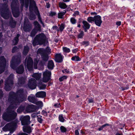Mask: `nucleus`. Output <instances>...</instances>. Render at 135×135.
I'll use <instances>...</instances> for the list:
<instances>
[{
  "mask_svg": "<svg viewBox=\"0 0 135 135\" xmlns=\"http://www.w3.org/2000/svg\"><path fill=\"white\" fill-rule=\"evenodd\" d=\"M26 99L25 92L22 89L18 90L16 94L13 92H10L8 100L11 104L7 109L6 112L3 114V119L8 122L15 119L17 114L11 109L17 108L20 103Z\"/></svg>",
  "mask_w": 135,
  "mask_h": 135,
  "instance_id": "f257e3e1",
  "label": "nucleus"
},
{
  "mask_svg": "<svg viewBox=\"0 0 135 135\" xmlns=\"http://www.w3.org/2000/svg\"><path fill=\"white\" fill-rule=\"evenodd\" d=\"M21 6L19 9L20 11H21L24 5V0H20ZM12 14L15 17H18L20 14L18 8L19 3L18 0H13L11 5Z\"/></svg>",
  "mask_w": 135,
  "mask_h": 135,
  "instance_id": "f03ea898",
  "label": "nucleus"
},
{
  "mask_svg": "<svg viewBox=\"0 0 135 135\" xmlns=\"http://www.w3.org/2000/svg\"><path fill=\"white\" fill-rule=\"evenodd\" d=\"M37 54H40L42 61H40L38 66L41 67V68H43L44 65L45 64V62L49 59V56L46 53V50L43 49L39 48L37 51Z\"/></svg>",
  "mask_w": 135,
  "mask_h": 135,
  "instance_id": "7ed1b4c3",
  "label": "nucleus"
},
{
  "mask_svg": "<svg viewBox=\"0 0 135 135\" xmlns=\"http://www.w3.org/2000/svg\"><path fill=\"white\" fill-rule=\"evenodd\" d=\"M46 40L45 35L43 33H41L36 35L33 40L32 44L34 46L38 44H42L45 42Z\"/></svg>",
  "mask_w": 135,
  "mask_h": 135,
  "instance_id": "20e7f679",
  "label": "nucleus"
},
{
  "mask_svg": "<svg viewBox=\"0 0 135 135\" xmlns=\"http://www.w3.org/2000/svg\"><path fill=\"white\" fill-rule=\"evenodd\" d=\"M21 56L19 55L14 56L12 58L10 66L13 69H15L16 66L20 63Z\"/></svg>",
  "mask_w": 135,
  "mask_h": 135,
  "instance_id": "39448f33",
  "label": "nucleus"
},
{
  "mask_svg": "<svg viewBox=\"0 0 135 135\" xmlns=\"http://www.w3.org/2000/svg\"><path fill=\"white\" fill-rule=\"evenodd\" d=\"M33 9L35 10V12H37L36 14L38 15V20L40 21V23L42 25V26L44 27V23L41 20L39 11L38 10L37 7L36 6V4L34 1H32L30 2L29 6V9L30 12H32V10H33Z\"/></svg>",
  "mask_w": 135,
  "mask_h": 135,
  "instance_id": "423d86ee",
  "label": "nucleus"
},
{
  "mask_svg": "<svg viewBox=\"0 0 135 135\" xmlns=\"http://www.w3.org/2000/svg\"><path fill=\"white\" fill-rule=\"evenodd\" d=\"M13 75L11 74L9 77L8 78L6 81L5 89L6 91L10 90L13 84Z\"/></svg>",
  "mask_w": 135,
  "mask_h": 135,
  "instance_id": "0eeeda50",
  "label": "nucleus"
},
{
  "mask_svg": "<svg viewBox=\"0 0 135 135\" xmlns=\"http://www.w3.org/2000/svg\"><path fill=\"white\" fill-rule=\"evenodd\" d=\"M16 126V123H9L6 124L3 128V131L6 132L8 131H10V133H13L14 131V129Z\"/></svg>",
  "mask_w": 135,
  "mask_h": 135,
  "instance_id": "6e6552de",
  "label": "nucleus"
},
{
  "mask_svg": "<svg viewBox=\"0 0 135 135\" xmlns=\"http://www.w3.org/2000/svg\"><path fill=\"white\" fill-rule=\"evenodd\" d=\"M26 66L28 70L30 71H31L33 69V62L30 57H27L26 59Z\"/></svg>",
  "mask_w": 135,
  "mask_h": 135,
  "instance_id": "1a4fd4ad",
  "label": "nucleus"
},
{
  "mask_svg": "<svg viewBox=\"0 0 135 135\" xmlns=\"http://www.w3.org/2000/svg\"><path fill=\"white\" fill-rule=\"evenodd\" d=\"M34 25L35 28L32 31L30 35V36L32 37H33L38 31H41L40 25L37 21L34 22Z\"/></svg>",
  "mask_w": 135,
  "mask_h": 135,
  "instance_id": "9d476101",
  "label": "nucleus"
},
{
  "mask_svg": "<svg viewBox=\"0 0 135 135\" xmlns=\"http://www.w3.org/2000/svg\"><path fill=\"white\" fill-rule=\"evenodd\" d=\"M30 117L28 115L25 116H21L20 117V119L21 121L22 125H25L30 123Z\"/></svg>",
  "mask_w": 135,
  "mask_h": 135,
  "instance_id": "9b49d317",
  "label": "nucleus"
},
{
  "mask_svg": "<svg viewBox=\"0 0 135 135\" xmlns=\"http://www.w3.org/2000/svg\"><path fill=\"white\" fill-rule=\"evenodd\" d=\"M6 61L4 57L2 56L0 57V74L3 72L5 68Z\"/></svg>",
  "mask_w": 135,
  "mask_h": 135,
  "instance_id": "f8f14e48",
  "label": "nucleus"
},
{
  "mask_svg": "<svg viewBox=\"0 0 135 135\" xmlns=\"http://www.w3.org/2000/svg\"><path fill=\"white\" fill-rule=\"evenodd\" d=\"M51 72L48 70H46L43 73V80L44 82H47L50 79Z\"/></svg>",
  "mask_w": 135,
  "mask_h": 135,
  "instance_id": "ddd939ff",
  "label": "nucleus"
},
{
  "mask_svg": "<svg viewBox=\"0 0 135 135\" xmlns=\"http://www.w3.org/2000/svg\"><path fill=\"white\" fill-rule=\"evenodd\" d=\"M36 81L35 79L31 78L29 80L28 86L30 89H33L36 88Z\"/></svg>",
  "mask_w": 135,
  "mask_h": 135,
  "instance_id": "4468645a",
  "label": "nucleus"
},
{
  "mask_svg": "<svg viewBox=\"0 0 135 135\" xmlns=\"http://www.w3.org/2000/svg\"><path fill=\"white\" fill-rule=\"evenodd\" d=\"M94 22L96 25L98 26H100L102 22L101 17L99 15L95 16Z\"/></svg>",
  "mask_w": 135,
  "mask_h": 135,
  "instance_id": "2eb2a0df",
  "label": "nucleus"
},
{
  "mask_svg": "<svg viewBox=\"0 0 135 135\" xmlns=\"http://www.w3.org/2000/svg\"><path fill=\"white\" fill-rule=\"evenodd\" d=\"M55 56V60L56 62H61L62 61L63 56L60 54H56Z\"/></svg>",
  "mask_w": 135,
  "mask_h": 135,
  "instance_id": "dca6fc26",
  "label": "nucleus"
},
{
  "mask_svg": "<svg viewBox=\"0 0 135 135\" xmlns=\"http://www.w3.org/2000/svg\"><path fill=\"white\" fill-rule=\"evenodd\" d=\"M16 71L17 73L21 74L24 71L23 66L21 65L16 69Z\"/></svg>",
  "mask_w": 135,
  "mask_h": 135,
  "instance_id": "f3484780",
  "label": "nucleus"
},
{
  "mask_svg": "<svg viewBox=\"0 0 135 135\" xmlns=\"http://www.w3.org/2000/svg\"><path fill=\"white\" fill-rule=\"evenodd\" d=\"M82 23L83 24V27L85 31L86 32L87 30L90 28V25L86 21H83Z\"/></svg>",
  "mask_w": 135,
  "mask_h": 135,
  "instance_id": "a211bd4d",
  "label": "nucleus"
},
{
  "mask_svg": "<svg viewBox=\"0 0 135 135\" xmlns=\"http://www.w3.org/2000/svg\"><path fill=\"white\" fill-rule=\"evenodd\" d=\"M32 28V26L31 24H28L26 25L24 23L23 28L25 31H29Z\"/></svg>",
  "mask_w": 135,
  "mask_h": 135,
  "instance_id": "6ab92c4d",
  "label": "nucleus"
},
{
  "mask_svg": "<svg viewBox=\"0 0 135 135\" xmlns=\"http://www.w3.org/2000/svg\"><path fill=\"white\" fill-rule=\"evenodd\" d=\"M46 95V92L44 91L38 92L36 94V97L38 98H44L45 97Z\"/></svg>",
  "mask_w": 135,
  "mask_h": 135,
  "instance_id": "aec40b11",
  "label": "nucleus"
},
{
  "mask_svg": "<svg viewBox=\"0 0 135 135\" xmlns=\"http://www.w3.org/2000/svg\"><path fill=\"white\" fill-rule=\"evenodd\" d=\"M28 99L30 102L34 104L36 103V99L35 98V96L33 95H31L29 96Z\"/></svg>",
  "mask_w": 135,
  "mask_h": 135,
  "instance_id": "412c9836",
  "label": "nucleus"
},
{
  "mask_svg": "<svg viewBox=\"0 0 135 135\" xmlns=\"http://www.w3.org/2000/svg\"><path fill=\"white\" fill-rule=\"evenodd\" d=\"M23 131L27 133H30L32 132L31 129L30 127L27 125L24 126L23 127Z\"/></svg>",
  "mask_w": 135,
  "mask_h": 135,
  "instance_id": "4be33fe9",
  "label": "nucleus"
},
{
  "mask_svg": "<svg viewBox=\"0 0 135 135\" xmlns=\"http://www.w3.org/2000/svg\"><path fill=\"white\" fill-rule=\"evenodd\" d=\"M25 79L23 77H21L18 79V84L19 86H22L25 82Z\"/></svg>",
  "mask_w": 135,
  "mask_h": 135,
  "instance_id": "5701e85b",
  "label": "nucleus"
},
{
  "mask_svg": "<svg viewBox=\"0 0 135 135\" xmlns=\"http://www.w3.org/2000/svg\"><path fill=\"white\" fill-rule=\"evenodd\" d=\"M54 66V64L53 61L51 60H50L49 61L47 67L48 68L50 69H52L53 68Z\"/></svg>",
  "mask_w": 135,
  "mask_h": 135,
  "instance_id": "b1692460",
  "label": "nucleus"
},
{
  "mask_svg": "<svg viewBox=\"0 0 135 135\" xmlns=\"http://www.w3.org/2000/svg\"><path fill=\"white\" fill-rule=\"evenodd\" d=\"M41 74L40 73H36L32 75V76L35 78L36 80H38L41 77Z\"/></svg>",
  "mask_w": 135,
  "mask_h": 135,
  "instance_id": "393cba45",
  "label": "nucleus"
},
{
  "mask_svg": "<svg viewBox=\"0 0 135 135\" xmlns=\"http://www.w3.org/2000/svg\"><path fill=\"white\" fill-rule=\"evenodd\" d=\"M20 35L17 34L15 37L14 40L12 41L13 44V45H16L18 43V37Z\"/></svg>",
  "mask_w": 135,
  "mask_h": 135,
  "instance_id": "a878e982",
  "label": "nucleus"
},
{
  "mask_svg": "<svg viewBox=\"0 0 135 135\" xmlns=\"http://www.w3.org/2000/svg\"><path fill=\"white\" fill-rule=\"evenodd\" d=\"M34 105L33 104L28 105V107L26 109V110L28 112H32L33 111L31 109L33 108L34 107Z\"/></svg>",
  "mask_w": 135,
  "mask_h": 135,
  "instance_id": "bb28decb",
  "label": "nucleus"
},
{
  "mask_svg": "<svg viewBox=\"0 0 135 135\" xmlns=\"http://www.w3.org/2000/svg\"><path fill=\"white\" fill-rule=\"evenodd\" d=\"M66 11L65 10H64L63 12H60L58 13V17L60 18H62L63 16L64 15Z\"/></svg>",
  "mask_w": 135,
  "mask_h": 135,
  "instance_id": "cd10ccee",
  "label": "nucleus"
},
{
  "mask_svg": "<svg viewBox=\"0 0 135 135\" xmlns=\"http://www.w3.org/2000/svg\"><path fill=\"white\" fill-rule=\"evenodd\" d=\"M59 7L61 8L65 9L67 7L65 3H64L60 2L59 4Z\"/></svg>",
  "mask_w": 135,
  "mask_h": 135,
  "instance_id": "c85d7f7f",
  "label": "nucleus"
},
{
  "mask_svg": "<svg viewBox=\"0 0 135 135\" xmlns=\"http://www.w3.org/2000/svg\"><path fill=\"white\" fill-rule=\"evenodd\" d=\"M29 50V47L28 46H25L24 47V50L23 52V55H26L28 53Z\"/></svg>",
  "mask_w": 135,
  "mask_h": 135,
  "instance_id": "c756f323",
  "label": "nucleus"
},
{
  "mask_svg": "<svg viewBox=\"0 0 135 135\" xmlns=\"http://www.w3.org/2000/svg\"><path fill=\"white\" fill-rule=\"evenodd\" d=\"M35 104L37 105L40 107H42L43 105L42 102L40 101H37L36 100V103Z\"/></svg>",
  "mask_w": 135,
  "mask_h": 135,
  "instance_id": "7c9ffc66",
  "label": "nucleus"
},
{
  "mask_svg": "<svg viewBox=\"0 0 135 135\" xmlns=\"http://www.w3.org/2000/svg\"><path fill=\"white\" fill-rule=\"evenodd\" d=\"M73 61H77L80 60V58L78 56H75L73 57L71 59Z\"/></svg>",
  "mask_w": 135,
  "mask_h": 135,
  "instance_id": "2f4dec72",
  "label": "nucleus"
},
{
  "mask_svg": "<svg viewBox=\"0 0 135 135\" xmlns=\"http://www.w3.org/2000/svg\"><path fill=\"white\" fill-rule=\"evenodd\" d=\"M95 16L94 17H88L87 20L89 22L92 23L94 21Z\"/></svg>",
  "mask_w": 135,
  "mask_h": 135,
  "instance_id": "473e14b6",
  "label": "nucleus"
},
{
  "mask_svg": "<svg viewBox=\"0 0 135 135\" xmlns=\"http://www.w3.org/2000/svg\"><path fill=\"white\" fill-rule=\"evenodd\" d=\"M39 60L38 59H35L34 62V68L35 69L37 68V65Z\"/></svg>",
  "mask_w": 135,
  "mask_h": 135,
  "instance_id": "72a5a7b5",
  "label": "nucleus"
},
{
  "mask_svg": "<svg viewBox=\"0 0 135 135\" xmlns=\"http://www.w3.org/2000/svg\"><path fill=\"white\" fill-rule=\"evenodd\" d=\"M62 50L64 52L66 53H69L70 51V50L69 48L66 47H63Z\"/></svg>",
  "mask_w": 135,
  "mask_h": 135,
  "instance_id": "f704fd0d",
  "label": "nucleus"
},
{
  "mask_svg": "<svg viewBox=\"0 0 135 135\" xmlns=\"http://www.w3.org/2000/svg\"><path fill=\"white\" fill-rule=\"evenodd\" d=\"M29 18L31 20H33L36 18V16L33 14L31 13L29 17Z\"/></svg>",
  "mask_w": 135,
  "mask_h": 135,
  "instance_id": "c9c22d12",
  "label": "nucleus"
},
{
  "mask_svg": "<svg viewBox=\"0 0 135 135\" xmlns=\"http://www.w3.org/2000/svg\"><path fill=\"white\" fill-rule=\"evenodd\" d=\"M1 15L2 17L5 19H7L9 17L8 15L5 13H1Z\"/></svg>",
  "mask_w": 135,
  "mask_h": 135,
  "instance_id": "e433bc0d",
  "label": "nucleus"
},
{
  "mask_svg": "<svg viewBox=\"0 0 135 135\" xmlns=\"http://www.w3.org/2000/svg\"><path fill=\"white\" fill-rule=\"evenodd\" d=\"M70 21L72 24L74 25L76 23V20L74 18L72 17L71 18Z\"/></svg>",
  "mask_w": 135,
  "mask_h": 135,
  "instance_id": "4c0bfd02",
  "label": "nucleus"
},
{
  "mask_svg": "<svg viewBox=\"0 0 135 135\" xmlns=\"http://www.w3.org/2000/svg\"><path fill=\"white\" fill-rule=\"evenodd\" d=\"M38 87L40 89L43 90L45 88L46 85L45 84H42L41 85H39Z\"/></svg>",
  "mask_w": 135,
  "mask_h": 135,
  "instance_id": "58836bf2",
  "label": "nucleus"
},
{
  "mask_svg": "<svg viewBox=\"0 0 135 135\" xmlns=\"http://www.w3.org/2000/svg\"><path fill=\"white\" fill-rule=\"evenodd\" d=\"M83 32L82 31H81L79 34L78 35V37L79 38H81L83 37Z\"/></svg>",
  "mask_w": 135,
  "mask_h": 135,
  "instance_id": "ea45409f",
  "label": "nucleus"
},
{
  "mask_svg": "<svg viewBox=\"0 0 135 135\" xmlns=\"http://www.w3.org/2000/svg\"><path fill=\"white\" fill-rule=\"evenodd\" d=\"M109 126V124H105L103 125L102 126L100 127L99 129L98 130L99 131H101L103 129V128L107 126Z\"/></svg>",
  "mask_w": 135,
  "mask_h": 135,
  "instance_id": "a19ab883",
  "label": "nucleus"
},
{
  "mask_svg": "<svg viewBox=\"0 0 135 135\" xmlns=\"http://www.w3.org/2000/svg\"><path fill=\"white\" fill-rule=\"evenodd\" d=\"M59 120L62 122H63L65 120L63 118L62 115H59Z\"/></svg>",
  "mask_w": 135,
  "mask_h": 135,
  "instance_id": "79ce46f5",
  "label": "nucleus"
},
{
  "mask_svg": "<svg viewBox=\"0 0 135 135\" xmlns=\"http://www.w3.org/2000/svg\"><path fill=\"white\" fill-rule=\"evenodd\" d=\"M60 129L61 131L62 132H65L66 131V129L63 126H61Z\"/></svg>",
  "mask_w": 135,
  "mask_h": 135,
  "instance_id": "37998d69",
  "label": "nucleus"
},
{
  "mask_svg": "<svg viewBox=\"0 0 135 135\" xmlns=\"http://www.w3.org/2000/svg\"><path fill=\"white\" fill-rule=\"evenodd\" d=\"M23 108L20 107L17 109V112L18 113H20L23 111Z\"/></svg>",
  "mask_w": 135,
  "mask_h": 135,
  "instance_id": "c03bdc74",
  "label": "nucleus"
},
{
  "mask_svg": "<svg viewBox=\"0 0 135 135\" xmlns=\"http://www.w3.org/2000/svg\"><path fill=\"white\" fill-rule=\"evenodd\" d=\"M67 78V77L65 76H62L59 79V80L60 81H62L63 80L66 79Z\"/></svg>",
  "mask_w": 135,
  "mask_h": 135,
  "instance_id": "a18cd8bd",
  "label": "nucleus"
},
{
  "mask_svg": "<svg viewBox=\"0 0 135 135\" xmlns=\"http://www.w3.org/2000/svg\"><path fill=\"white\" fill-rule=\"evenodd\" d=\"M18 49V48L17 46L14 47L12 49V53H13L15 52Z\"/></svg>",
  "mask_w": 135,
  "mask_h": 135,
  "instance_id": "49530a36",
  "label": "nucleus"
},
{
  "mask_svg": "<svg viewBox=\"0 0 135 135\" xmlns=\"http://www.w3.org/2000/svg\"><path fill=\"white\" fill-rule=\"evenodd\" d=\"M42 114L45 116H47V112H46V111L44 110H43L42 111Z\"/></svg>",
  "mask_w": 135,
  "mask_h": 135,
  "instance_id": "de8ad7c7",
  "label": "nucleus"
},
{
  "mask_svg": "<svg viewBox=\"0 0 135 135\" xmlns=\"http://www.w3.org/2000/svg\"><path fill=\"white\" fill-rule=\"evenodd\" d=\"M38 121L40 123H41L43 120L42 118L40 117H38L37 119Z\"/></svg>",
  "mask_w": 135,
  "mask_h": 135,
  "instance_id": "09e8293b",
  "label": "nucleus"
},
{
  "mask_svg": "<svg viewBox=\"0 0 135 135\" xmlns=\"http://www.w3.org/2000/svg\"><path fill=\"white\" fill-rule=\"evenodd\" d=\"M64 28V26L63 25H61L59 27V29L61 31H62Z\"/></svg>",
  "mask_w": 135,
  "mask_h": 135,
  "instance_id": "8fccbe9b",
  "label": "nucleus"
},
{
  "mask_svg": "<svg viewBox=\"0 0 135 135\" xmlns=\"http://www.w3.org/2000/svg\"><path fill=\"white\" fill-rule=\"evenodd\" d=\"M82 44L85 45V46H87L89 45V43L88 42L84 41L83 42Z\"/></svg>",
  "mask_w": 135,
  "mask_h": 135,
  "instance_id": "3c124183",
  "label": "nucleus"
},
{
  "mask_svg": "<svg viewBox=\"0 0 135 135\" xmlns=\"http://www.w3.org/2000/svg\"><path fill=\"white\" fill-rule=\"evenodd\" d=\"M56 14V13L55 12H51L50 13V15L53 16L55 15Z\"/></svg>",
  "mask_w": 135,
  "mask_h": 135,
  "instance_id": "603ef678",
  "label": "nucleus"
},
{
  "mask_svg": "<svg viewBox=\"0 0 135 135\" xmlns=\"http://www.w3.org/2000/svg\"><path fill=\"white\" fill-rule=\"evenodd\" d=\"M17 135H28V134L25 133H21L18 134Z\"/></svg>",
  "mask_w": 135,
  "mask_h": 135,
  "instance_id": "864d4df0",
  "label": "nucleus"
},
{
  "mask_svg": "<svg viewBox=\"0 0 135 135\" xmlns=\"http://www.w3.org/2000/svg\"><path fill=\"white\" fill-rule=\"evenodd\" d=\"M75 134L76 135H79V132L78 130H76L75 131Z\"/></svg>",
  "mask_w": 135,
  "mask_h": 135,
  "instance_id": "5fc2aeb1",
  "label": "nucleus"
},
{
  "mask_svg": "<svg viewBox=\"0 0 135 135\" xmlns=\"http://www.w3.org/2000/svg\"><path fill=\"white\" fill-rule=\"evenodd\" d=\"M57 26H53L52 28V29L53 30H57Z\"/></svg>",
  "mask_w": 135,
  "mask_h": 135,
  "instance_id": "6e6d98bb",
  "label": "nucleus"
},
{
  "mask_svg": "<svg viewBox=\"0 0 135 135\" xmlns=\"http://www.w3.org/2000/svg\"><path fill=\"white\" fill-rule=\"evenodd\" d=\"M60 104H56L54 105V106L56 108L59 107L60 106Z\"/></svg>",
  "mask_w": 135,
  "mask_h": 135,
  "instance_id": "4d7b16f0",
  "label": "nucleus"
},
{
  "mask_svg": "<svg viewBox=\"0 0 135 135\" xmlns=\"http://www.w3.org/2000/svg\"><path fill=\"white\" fill-rule=\"evenodd\" d=\"M121 22L120 21L116 23V24L118 26H120L121 25Z\"/></svg>",
  "mask_w": 135,
  "mask_h": 135,
  "instance_id": "13d9d810",
  "label": "nucleus"
},
{
  "mask_svg": "<svg viewBox=\"0 0 135 135\" xmlns=\"http://www.w3.org/2000/svg\"><path fill=\"white\" fill-rule=\"evenodd\" d=\"M46 7L47 8H49L50 7V4L49 3H47L46 4Z\"/></svg>",
  "mask_w": 135,
  "mask_h": 135,
  "instance_id": "bf43d9fd",
  "label": "nucleus"
},
{
  "mask_svg": "<svg viewBox=\"0 0 135 135\" xmlns=\"http://www.w3.org/2000/svg\"><path fill=\"white\" fill-rule=\"evenodd\" d=\"M88 101L89 103H93V100L92 99H89Z\"/></svg>",
  "mask_w": 135,
  "mask_h": 135,
  "instance_id": "052dcab7",
  "label": "nucleus"
},
{
  "mask_svg": "<svg viewBox=\"0 0 135 135\" xmlns=\"http://www.w3.org/2000/svg\"><path fill=\"white\" fill-rule=\"evenodd\" d=\"M77 51V50L76 49H74L72 50V52L73 53H75Z\"/></svg>",
  "mask_w": 135,
  "mask_h": 135,
  "instance_id": "680f3d73",
  "label": "nucleus"
},
{
  "mask_svg": "<svg viewBox=\"0 0 135 135\" xmlns=\"http://www.w3.org/2000/svg\"><path fill=\"white\" fill-rule=\"evenodd\" d=\"M64 70L65 72L66 73H69V70L67 69H64Z\"/></svg>",
  "mask_w": 135,
  "mask_h": 135,
  "instance_id": "e2e57ef3",
  "label": "nucleus"
},
{
  "mask_svg": "<svg viewBox=\"0 0 135 135\" xmlns=\"http://www.w3.org/2000/svg\"><path fill=\"white\" fill-rule=\"evenodd\" d=\"M32 116L34 118L36 116V114L35 113H33L32 115Z\"/></svg>",
  "mask_w": 135,
  "mask_h": 135,
  "instance_id": "0e129e2a",
  "label": "nucleus"
},
{
  "mask_svg": "<svg viewBox=\"0 0 135 135\" xmlns=\"http://www.w3.org/2000/svg\"><path fill=\"white\" fill-rule=\"evenodd\" d=\"M91 14L92 15H96L97 13L95 12H92L91 13Z\"/></svg>",
  "mask_w": 135,
  "mask_h": 135,
  "instance_id": "69168bd1",
  "label": "nucleus"
},
{
  "mask_svg": "<svg viewBox=\"0 0 135 135\" xmlns=\"http://www.w3.org/2000/svg\"><path fill=\"white\" fill-rule=\"evenodd\" d=\"M78 27H80L81 26V25L79 23H78Z\"/></svg>",
  "mask_w": 135,
  "mask_h": 135,
  "instance_id": "338daca9",
  "label": "nucleus"
},
{
  "mask_svg": "<svg viewBox=\"0 0 135 135\" xmlns=\"http://www.w3.org/2000/svg\"><path fill=\"white\" fill-rule=\"evenodd\" d=\"M116 135H122V134H120L119 133H117L116 134Z\"/></svg>",
  "mask_w": 135,
  "mask_h": 135,
  "instance_id": "774afa93",
  "label": "nucleus"
}]
</instances>
